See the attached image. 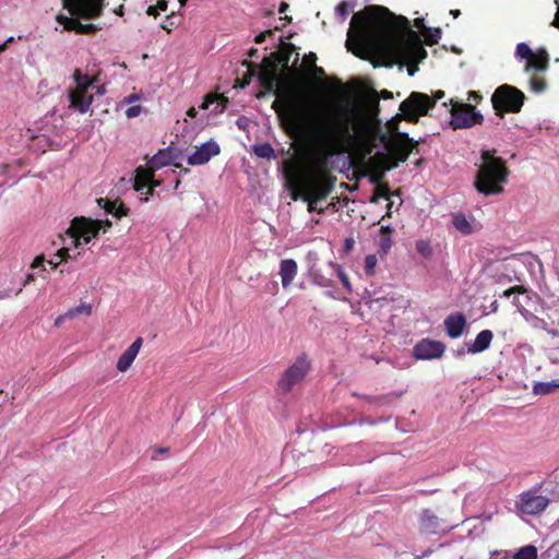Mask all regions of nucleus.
Instances as JSON below:
<instances>
[{"label":"nucleus","instance_id":"f257e3e1","mask_svg":"<svg viewBox=\"0 0 559 559\" xmlns=\"http://www.w3.org/2000/svg\"><path fill=\"white\" fill-rule=\"evenodd\" d=\"M242 66L248 69V73L243 78L241 87L248 85L251 79L258 75L260 84L267 92H273L276 95L271 107L277 114L285 131L293 138L307 139L316 144L323 155L322 163L334 154L345 151L355 138L356 134L350 132L346 112H334L326 121L314 123L312 108L305 102L292 79L281 78L276 72V63L271 58H263L261 64L245 60ZM358 127L357 135L369 139L370 123L360 121Z\"/></svg>","mask_w":559,"mask_h":559},{"label":"nucleus","instance_id":"f03ea898","mask_svg":"<svg viewBox=\"0 0 559 559\" xmlns=\"http://www.w3.org/2000/svg\"><path fill=\"white\" fill-rule=\"evenodd\" d=\"M346 47L362 59L365 52L378 50L393 63L406 64L409 75L427 58V50L409 21L381 5H367L353 15Z\"/></svg>","mask_w":559,"mask_h":559},{"label":"nucleus","instance_id":"7ed1b4c3","mask_svg":"<svg viewBox=\"0 0 559 559\" xmlns=\"http://www.w3.org/2000/svg\"><path fill=\"white\" fill-rule=\"evenodd\" d=\"M317 148L316 165L319 173L310 176H301L298 171L297 165L292 159H286L283 163L284 174L289 180L292 190V199H301L308 203V212H318L319 214L324 213V209H317L316 204L319 201L325 200L334 189L336 177L328 174L326 162L322 163V153L320 148L313 144ZM328 160V158L325 159Z\"/></svg>","mask_w":559,"mask_h":559},{"label":"nucleus","instance_id":"20e7f679","mask_svg":"<svg viewBox=\"0 0 559 559\" xmlns=\"http://www.w3.org/2000/svg\"><path fill=\"white\" fill-rule=\"evenodd\" d=\"M62 7L70 14L69 16L63 13L56 15V21L62 26V32L92 35L100 29V26L82 23L81 20L100 17L105 9V0H62Z\"/></svg>","mask_w":559,"mask_h":559},{"label":"nucleus","instance_id":"39448f33","mask_svg":"<svg viewBox=\"0 0 559 559\" xmlns=\"http://www.w3.org/2000/svg\"><path fill=\"white\" fill-rule=\"evenodd\" d=\"M480 158L481 165L474 181L475 189L485 197L501 194L510 176L506 160L496 156V150L483 151Z\"/></svg>","mask_w":559,"mask_h":559},{"label":"nucleus","instance_id":"423d86ee","mask_svg":"<svg viewBox=\"0 0 559 559\" xmlns=\"http://www.w3.org/2000/svg\"><path fill=\"white\" fill-rule=\"evenodd\" d=\"M433 100L427 94L412 92L409 96L400 104V111L386 122V129L391 135L402 133L399 130L400 122L405 120L411 123H417L421 116H426L433 108Z\"/></svg>","mask_w":559,"mask_h":559},{"label":"nucleus","instance_id":"0eeeda50","mask_svg":"<svg viewBox=\"0 0 559 559\" xmlns=\"http://www.w3.org/2000/svg\"><path fill=\"white\" fill-rule=\"evenodd\" d=\"M379 139L393 159L391 165L386 168L388 170L396 168L400 163L406 162L411 153H418L419 142L411 138L408 133H396L395 135L381 133Z\"/></svg>","mask_w":559,"mask_h":559},{"label":"nucleus","instance_id":"6e6552de","mask_svg":"<svg viewBox=\"0 0 559 559\" xmlns=\"http://www.w3.org/2000/svg\"><path fill=\"white\" fill-rule=\"evenodd\" d=\"M524 100V93L509 84H502L497 87L491 96L492 108L500 118H503L508 112H520Z\"/></svg>","mask_w":559,"mask_h":559},{"label":"nucleus","instance_id":"1a4fd4ad","mask_svg":"<svg viewBox=\"0 0 559 559\" xmlns=\"http://www.w3.org/2000/svg\"><path fill=\"white\" fill-rule=\"evenodd\" d=\"M311 368L310 360L306 354L299 355L296 360L283 372L277 382L278 394L289 393L296 384L304 381Z\"/></svg>","mask_w":559,"mask_h":559},{"label":"nucleus","instance_id":"9d476101","mask_svg":"<svg viewBox=\"0 0 559 559\" xmlns=\"http://www.w3.org/2000/svg\"><path fill=\"white\" fill-rule=\"evenodd\" d=\"M334 112H346L348 115V119H349V129H350V132L354 133V134H358V131H359V127H358V123L360 121H368L371 126V134H370V138L369 139H362V138H359L358 135H355V138L349 142L348 146L346 147L345 151L341 152V153H337L336 155L338 154H343V153H346L350 150V147L355 144H361V145H365V146H371L372 142L376 140L377 138V127L374 123H378V120H371L369 118H366L364 116H360V115H355L348 110H345V109H335V110H326L323 112V115H321L320 119H316L314 123H322L323 121H326L329 119V117L331 115H333Z\"/></svg>","mask_w":559,"mask_h":559},{"label":"nucleus","instance_id":"9b49d317","mask_svg":"<svg viewBox=\"0 0 559 559\" xmlns=\"http://www.w3.org/2000/svg\"><path fill=\"white\" fill-rule=\"evenodd\" d=\"M102 228L100 219H92L85 216L74 217L67 234L73 239L74 246L81 245V239L84 243H88L92 238H95Z\"/></svg>","mask_w":559,"mask_h":559},{"label":"nucleus","instance_id":"f8f14e48","mask_svg":"<svg viewBox=\"0 0 559 559\" xmlns=\"http://www.w3.org/2000/svg\"><path fill=\"white\" fill-rule=\"evenodd\" d=\"M451 103L450 124L454 130L471 128L484 121L483 115L475 110V106L466 103H453V100Z\"/></svg>","mask_w":559,"mask_h":559},{"label":"nucleus","instance_id":"ddd939ff","mask_svg":"<svg viewBox=\"0 0 559 559\" xmlns=\"http://www.w3.org/2000/svg\"><path fill=\"white\" fill-rule=\"evenodd\" d=\"M540 487L523 491L519 495L515 501V508L519 512L536 515L546 510L550 500L545 496L538 495Z\"/></svg>","mask_w":559,"mask_h":559},{"label":"nucleus","instance_id":"4468645a","mask_svg":"<svg viewBox=\"0 0 559 559\" xmlns=\"http://www.w3.org/2000/svg\"><path fill=\"white\" fill-rule=\"evenodd\" d=\"M445 350V345L440 341L423 338L413 348V355L420 360L440 358Z\"/></svg>","mask_w":559,"mask_h":559},{"label":"nucleus","instance_id":"2eb2a0df","mask_svg":"<svg viewBox=\"0 0 559 559\" xmlns=\"http://www.w3.org/2000/svg\"><path fill=\"white\" fill-rule=\"evenodd\" d=\"M221 153L219 145L214 141H207L198 147L192 155L188 157V164L204 165L212 157L217 156Z\"/></svg>","mask_w":559,"mask_h":559},{"label":"nucleus","instance_id":"dca6fc26","mask_svg":"<svg viewBox=\"0 0 559 559\" xmlns=\"http://www.w3.org/2000/svg\"><path fill=\"white\" fill-rule=\"evenodd\" d=\"M142 337H138L118 358L117 369L121 372H126L138 356L142 346Z\"/></svg>","mask_w":559,"mask_h":559},{"label":"nucleus","instance_id":"f3484780","mask_svg":"<svg viewBox=\"0 0 559 559\" xmlns=\"http://www.w3.org/2000/svg\"><path fill=\"white\" fill-rule=\"evenodd\" d=\"M466 325V319L463 313L457 312L454 314H450L444 320V328L447 334L451 338H456L462 335L464 328Z\"/></svg>","mask_w":559,"mask_h":559},{"label":"nucleus","instance_id":"a211bd4d","mask_svg":"<svg viewBox=\"0 0 559 559\" xmlns=\"http://www.w3.org/2000/svg\"><path fill=\"white\" fill-rule=\"evenodd\" d=\"M298 265L297 262L293 259L282 260L280 263V276L282 281V285L284 288H287L293 283L295 276L297 275Z\"/></svg>","mask_w":559,"mask_h":559},{"label":"nucleus","instance_id":"6ab92c4d","mask_svg":"<svg viewBox=\"0 0 559 559\" xmlns=\"http://www.w3.org/2000/svg\"><path fill=\"white\" fill-rule=\"evenodd\" d=\"M99 206H102L107 213L111 214L114 217L120 219L123 216L128 215L129 209L123 204L120 200L110 201L108 199H98L97 200Z\"/></svg>","mask_w":559,"mask_h":559},{"label":"nucleus","instance_id":"aec40b11","mask_svg":"<svg viewBox=\"0 0 559 559\" xmlns=\"http://www.w3.org/2000/svg\"><path fill=\"white\" fill-rule=\"evenodd\" d=\"M440 523L438 516L430 510L426 509L421 512L419 528L425 534H436Z\"/></svg>","mask_w":559,"mask_h":559},{"label":"nucleus","instance_id":"412c9836","mask_svg":"<svg viewBox=\"0 0 559 559\" xmlns=\"http://www.w3.org/2000/svg\"><path fill=\"white\" fill-rule=\"evenodd\" d=\"M228 97L223 94L210 93L204 96L203 103L201 104V109H207L211 105L215 104V108L213 109L214 114L223 112L228 105Z\"/></svg>","mask_w":559,"mask_h":559},{"label":"nucleus","instance_id":"4be33fe9","mask_svg":"<svg viewBox=\"0 0 559 559\" xmlns=\"http://www.w3.org/2000/svg\"><path fill=\"white\" fill-rule=\"evenodd\" d=\"M295 50L293 44H283L280 51L272 52L266 58H271L276 63V70L281 67L283 70H289L288 63L292 52Z\"/></svg>","mask_w":559,"mask_h":559},{"label":"nucleus","instance_id":"5701e85b","mask_svg":"<svg viewBox=\"0 0 559 559\" xmlns=\"http://www.w3.org/2000/svg\"><path fill=\"white\" fill-rule=\"evenodd\" d=\"M93 95L79 94L75 92L69 93L70 107L79 110L81 114H85L90 110L93 103Z\"/></svg>","mask_w":559,"mask_h":559},{"label":"nucleus","instance_id":"b1692460","mask_svg":"<svg viewBox=\"0 0 559 559\" xmlns=\"http://www.w3.org/2000/svg\"><path fill=\"white\" fill-rule=\"evenodd\" d=\"M159 186L158 181H155L153 175L151 173L138 171L134 180V189L136 191H142L147 188L146 194L152 195L154 192V187Z\"/></svg>","mask_w":559,"mask_h":559},{"label":"nucleus","instance_id":"393cba45","mask_svg":"<svg viewBox=\"0 0 559 559\" xmlns=\"http://www.w3.org/2000/svg\"><path fill=\"white\" fill-rule=\"evenodd\" d=\"M493 334L490 330H483L476 335L474 343L468 347V353L477 354L486 350L492 341Z\"/></svg>","mask_w":559,"mask_h":559},{"label":"nucleus","instance_id":"a878e982","mask_svg":"<svg viewBox=\"0 0 559 559\" xmlns=\"http://www.w3.org/2000/svg\"><path fill=\"white\" fill-rule=\"evenodd\" d=\"M549 58L546 50H539L538 52H533V57H531L526 63V70L535 69L538 71H544L548 68Z\"/></svg>","mask_w":559,"mask_h":559},{"label":"nucleus","instance_id":"bb28decb","mask_svg":"<svg viewBox=\"0 0 559 559\" xmlns=\"http://www.w3.org/2000/svg\"><path fill=\"white\" fill-rule=\"evenodd\" d=\"M92 313V305L90 304H81L78 307L69 309L63 316H60L56 319V325H59L66 319H73L80 314L91 316Z\"/></svg>","mask_w":559,"mask_h":559},{"label":"nucleus","instance_id":"cd10ccee","mask_svg":"<svg viewBox=\"0 0 559 559\" xmlns=\"http://www.w3.org/2000/svg\"><path fill=\"white\" fill-rule=\"evenodd\" d=\"M393 97L392 92L388 90H382L380 94L376 90H372L369 96L367 97L368 106L374 111V115L379 112V98L391 99Z\"/></svg>","mask_w":559,"mask_h":559},{"label":"nucleus","instance_id":"c85d7f7f","mask_svg":"<svg viewBox=\"0 0 559 559\" xmlns=\"http://www.w3.org/2000/svg\"><path fill=\"white\" fill-rule=\"evenodd\" d=\"M74 80L76 83V87L71 92L86 94L88 88L93 85V81L90 79V76L87 74H82L80 70H75Z\"/></svg>","mask_w":559,"mask_h":559},{"label":"nucleus","instance_id":"c756f323","mask_svg":"<svg viewBox=\"0 0 559 559\" xmlns=\"http://www.w3.org/2000/svg\"><path fill=\"white\" fill-rule=\"evenodd\" d=\"M556 389H559V381L552 380L550 382H537L533 386V392L537 395H547L555 392Z\"/></svg>","mask_w":559,"mask_h":559},{"label":"nucleus","instance_id":"7c9ffc66","mask_svg":"<svg viewBox=\"0 0 559 559\" xmlns=\"http://www.w3.org/2000/svg\"><path fill=\"white\" fill-rule=\"evenodd\" d=\"M453 226L463 235H469L473 231L471 223L463 214H456L452 219Z\"/></svg>","mask_w":559,"mask_h":559},{"label":"nucleus","instance_id":"2f4dec72","mask_svg":"<svg viewBox=\"0 0 559 559\" xmlns=\"http://www.w3.org/2000/svg\"><path fill=\"white\" fill-rule=\"evenodd\" d=\"M253 153L260 158L272 159L275 157V151L269 143L254 145Z\"/></svg>","mask_w":559,"mask_h":559},{"label":"nucleus","instance_id":"473e14b6","mask_svg":"<svg viewBox=\"0 0 559 559\" xmlns=\"http://www.w3.org/2000/svg\"><path fill=\"white\" fill-rule=\"evenodd\" d=\"M514 559H537V548L533 545H527L520 548L514 557Z\"/></svg>","mask_w":559,"mask_h":559},{"label":"nucleus","instance_id":"72a5a7b5","mask_svg":"<svg viewBox=\"0 0 559 559\" xmlns=\"http://www.w3.org/2000/svg\"><path fill=\"white\" fill-rule=\"evenodd\" d=\"M379 199H390V188L386 183H379L376 187L371 202H378Z\"/></svg>","mask_w":559,"mask_h":559},{"label":"nucleus","instance_id":"f704fd0d","mask_svg":"<svg viewBox=\"0 0 559 559\" xmlns=\"http://www.w3.org/2000/svg\"><path fill=\"white\" fill-rule=\"evenodd\" d=\"M416 250L425 258H428L432 254V248L430 246L429 240H417L416 241Z\"/></svg>","mask_w":559,"mask_h":559},{"label":"nucleus","instance_id":"c9c22d12","mask_svg":"<svg viewBox=\"0 0 559 559\" xmlns=\"http://www.w3.org/2000/svg\"><path fill=\"white\" fill-rule=\"evenodd\" d=\"M424 36H425V43L429 46H432L438 43V40L441 36V31L439 28H436L433 32L431 29H427L424 33Z\"/></svg>","mask_w":559,"mask_h":559},{"label":"nucleus","instance_id":"e433bc0d","mask_svg":"<svg viewBox=\"0 0 559 559\" xmlns=\"http://www.w3.org/2000/svg\"><path fill=\"white\" fill-rule=\"evenodd\" d=\"M377 257L374 254H368L365 258V272L367 275H372L377 266Z\"/></svg>","mask_w":559,"mask_h":559},{"label":"nucleus","instance_id":"4c0bfd02","mask_svg":"<svg viewBox=\"0 0 559 559\" xmlns=\"http://www.w3.org/2000/svg\"><path fill=\"white\" fill-rule=\"evenodd\" d=\"M516 55L528 61V59L533 57V50L525 43H521L516 46Z\"/></svg>","mask_w":559,"mask_h":559},{"label":"nucleus","instance_id":"58836bf2","mask_svg":"<svg viewBox=\"0 0 559 559\" xmlns=\"http://www.w3.org/2000/svg\"><path fill=\"white\" fill-rule=\"evenodd\" d=\"M354 8V4H349L347 1H342L341 3H338V5L336 7V13L343 19L345 20L348 14H349V10Z\"/></svg>","mask_w":559,"mask_h":559},{"label":"nucleus","instance_id":"ea45409f","mask_svg":"<svg viewBox=\"0 0 559 559\" xmlns=\"http://www.w3.org/2000/svg\"><path fill=\"white\" fill-rule=\"evenodd\" d=\"M531 86L535 92H543L546 88V82L543 78L533 76L531 79Z\"/></svg>","mask_w":559,"mask_h":559},{"label":"nucleus","instance_id":"a19ab883","mask_svg":"<svg viewBox=\"0 0 559 559\" xmlns=\"http://www.w3.org/2000/svg\"><path fill=\"white\" fill-rule=\"evenodd\" d=\"M308 72L311 76L317 78V79H324L326 75L324 69L321 67H318L317 64H312L308 69Z\"/></svg>","mask_w":559,"mask_h":559},{"label":"nucleus","instance_id":"79ce46f5","mask_svg":"<svg viewBox=\"0 0 559 559\" xmlns=\"http://www.w3.org/2000/svg\"><path fill=\"white\" fill-rule=\"evenodd\" d=\"M55 257L58 258L59 262H67L71 258L69 249L66 247L59 249Z\"/></svg>","mask_w":559,"mask_h":559},{"label":"nucleus","instance_id":"37998d69","mask_svg":"<svg viewBox=\"0 0 559 559\" xmlns=\"http://www.w3.org/2000/svg\"><path fill=\"white\" fill-rule=\"evenodd\" d=\"M526 289L523 286H512L503 292L504 297H510L512 294H524Z\"/></svg>","mask_w":559,"mask_h":559},{"label":"nucleus","instance_id":"c03bdc74","mask_svg":"<svg viewBox=\"0 0 559 559\" xmlns=\"http://www.w3.org/2000/svg\"><path fill=\"white\" fill-rule=\"evenodd\" d=\"M338 278H340L341 283L343 284V286L348 290V293H350L352 286L349 283V278L344 271H342V270L338 271Z\"/></svg>","mask_w":559,"mask_h":559},{"label":"nucleus","instance_id":"a18cd8bd","mask_svg":"<svg viewBox=\"0 0 559 559\" xmlns=\"http://www.w3.org/2000/svg\"><path fill=\"white\" fill-rule=\"evenodd\" d=\"M142 111L141 106H131L126 110V115L128 118H134L138 117Z\"/></svg>","mask_w":559,"mask_h":559},{"label":"nucleus","instance_id":"49530a36","mask_svg":"<svg viewBox=\"0 0 559 559\" xmlns=\"http://www.w3.org/2000/svg\"><path fill=\"white\" fill-rule=\"evenodd\" d=\"M273 34H274L273 29H266V31L260 33L259 35H257L255 38H254V41L257 44H261V43H263L266 39V37H270Z\"/></svg>","mask_w":559,"mask_h":559},{"label":"nucleus","instance_id":"de8ad7c7","mask_svg":"<svg viewBox=\"0 0 559 559\" xmlns=\"http://www.w3.org/2000/svg\"><path fill=\"white\" fill-rule=\"evenodd\" d=\"M317 61V55L314 52H309L304 56V62L309 66V68L312 64H316Z\"/></svg>","mask_w":559,"mask_h":559},{"label":"nucleus","instance_id":"09e8293b","mask_svg":"<svg viewBox=\"0 0 559 559\" xmlns=\"http://www.w3.org/2000/svg\"><path fill=\"white\" fill-rule=\"evenodd\" d=\"M392 246V241H391V238L390 236H382L381 237V248L386 251L388 249H390Z\"/></svg>","mask_w":559,"mask_h":559},{"label":"nucleus","instance_id":"8fccbe9b","mask_svg":"<svg viewBox=\"0 0 559 559\" xmlns=\"http://www.w3.org/2000/svg\"><path fill=\"white\" fill-rule=\"evenodd\" d=\"M324 85H330V86H333V87H336V88H341L342 87V82L336 79V78H331V79H328L325 82H323Z\"/></svg>","mask_w":559,"mask_h":559},{"label":"nucleus","instance_id":"3c124183","mask_svg":"<svg viewBox=\"0 0 559 559\" xmlns=\"http://www.w3.org/2000/svg\"><path fill=\"white\" fill-rule=\"evenodd\" d=\"M481 98L483 97L479 94V92H476V91L468 92V97H467L468 100L479 103Z\"/></svg>","mask_w":559,"mask_h":559},{"label":"nucleus","instance_id":"603ef678","mask_svg":"<svg viewBox=\"0 0 559 559\" xmlns=\"http://www.w3.org/2000/svg\"><path fill=\"white\" fill-rule=\"evenodd\" d=\"M428 97H429L430 99H432V100H433V103H432V104H433V106H435L437 100H439V99H441V98H443V97H444V92H443V91H441V90H439V91H437L432 96H429V95H428Z\"/></svg>","mask_w":559,"mask_h":559},{"label":"nucleus","instance_id":"864d4df0","mask_svg":"<svg viewBox=\"0 0 559 559\" xmlns=\"http://www.w3.org/2000/svg\"><path fill=\"white\" fill-rule=\"evenodd\" d=\"M155 7L159 10V12H165L168 8L167 0H158Z\"/></svg>","mask_w":559,"mask_h":559},{"label":"nucleus","instance_id":"5fc2aeb1","mask_svg":"<svg viewBox=\"0 0 559 559\" xmlns=\"http://www.w3.org/2000/svg\"><path fill=\"white\" fill-rule=\"evenodd\" d=\"M147 15L156 17L159 15V10L155 5H150L146 10Z\"/></svg>","mask_w":559,"mask_h":559},{"label":"nucleus","instance_id":"6e6d98bb","mask_svg":"<svg viewBox=\"0 0 559 559\" xmlns=\"http://www.w3.org/2000/svg\"><path fill=\"white\" fill-rule=\"evenodd\" d=\"M44 262H45V258L43 255H38L35 258L34 262L32 263V267L43 266Z\"/></svg>","mask_w":559,"mask_h":559},{"label":"nucleus","instance_id":"4d7b16f0","mask_svg":"<svg viewBox=\"0 0 559 559\" xmlns=\"http://www.w3.org/2000/svg\"><path fill=\"white\" fill-rule=\"evenodd\" d=\"M49 265H51L52 269H56L61 262H59L58 258H52L48 260Z\"/></svg>","mask_w":559,"mask_h":559},{"label":"nucleus","instance_id":"13d9d810","mask_svg":"<svg viewBox=\"0 0 559 559\" xmlns=\"http://www.w3.org/2000/svg\"><path fill=\"white\" fill-rule=\"evenodd\" d=\"M197 114H198V110L194 107H190L187 110V116L190 118H194L197 116Z\"/></svg>","mask_w":559,"mask_h":559},{"label":"nucleus","instance_id":"bf43d9fd","mask_svg":"<svg viewBox=\"0 0 559 559\" xmlns=\"http://www.w3.org/2000/svg\"><path fill=\"white\" fill-rule=\"evenodd\" d=\"M288 7H289V5H288V3H286V2H281L280 8H278L280 13H284V12H286V10L288 9Z\"/></svg>","mask_w":559,"mask_h":559},{"label":"nucleus","instance_id":"052dcab7","mask_svg":"<svg viewBox=\"0 0 559 559\" xmlns=\"http://www.w3.org/2000/svg\"><path fill=\"white\" fill-rule=\"evenodd\" d=\"M248 56L250 58H255L258 57V49L257 48H251L249 51H248Z\"/></svg>","mask_w":559,"mask_h":559},{"label":"nucleus","instance_id":"680f3d73","mask_svg":"<svg viewBox=\"0 0 559 559\" xmlns=\"http://www.w3.org/2000/svg\"><path fill=\"white\" fill-rule=\"evenodd\" d=\"M391 231H392V229L389 226H385V227L382 226L381 227V233L383 234L382 236H385V234H388V236H390Z\"/></svg>","mask_w":559,"mask_h":559},{"label":"nucleus","instance_id":"e2e57ef3","mask_svg":"<svg viewBox=\"0 0 559 559\" xmlns=\"http://www.w3.org/2000/svg\"><path fill=\"white\" fill-rule=\"evenodd\" d=\"M153 166L158 167L159 165H163L164 163L159 162L158 156H155L152 160Z\"/></svg>","mask_w":559,"mask_h":559},{"label":"nucleus","instance_id":"0e129e2a","mask_svg":"<svg viewBox=\"0 0 559 559\" xmlns=\"http://www.w3.org/2000/svg\"><path fill=\"white\" fill-rule=\"evenodd\" d=\"M103 226L109 228V227H111V222L109 219L102 221V227Z\"/></svg>","mask_w":559,"mask_h":559},{"label":"nucleus","instance_id":"69168bd1","mask_svg":"<svg viewBox=\"0 0 559 559\" xmlns=\"http://www.w3.org/2000/svg\"><path fill=\"white\" fill-rule=\"evenodd\" d=\"M298 61H299V53H296V58H295V60L293 62V69L294 70L296 69V66H297Z\"/></svg>","mask_w":559,"mask_h":559},{"label":"nucleus","instance_id":"338daca9","mask_svg":"<svg viewBox=\"0 0 559 559\" xmlns=\"http://www.w3.org/2000/svg\"><path fill=\"white\" fill-rule=\"evenodd\" d=\"M450 13L453 15V17H457L461 14L460 10H451Z\"/></svg>","mask_w":559,"mask_h":559},{"label":"nucleus","instance_id":"774afa93","mask_svg":"<svg viewBox=\"0 0 559 559\" xmlns=\"http://www.w3.org/2000/svg\"><path fill=\"white\" fill-rule=\"evenodd\" d=\"M364 399H365L366 401H368V402H373V401H378V400H380L379 397H370V396H365Z\"/></svg>","mask_w":559,"mask_h":559}]
</instances>
